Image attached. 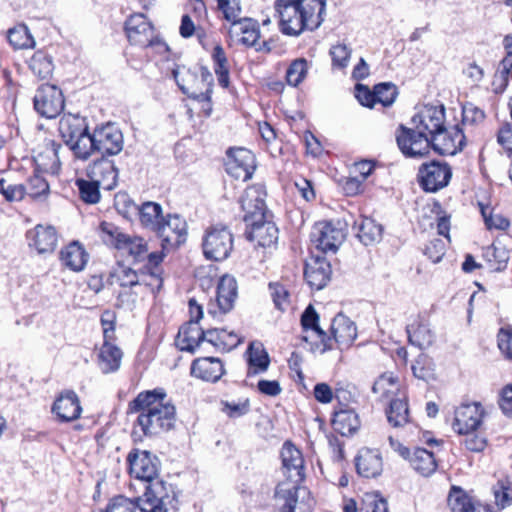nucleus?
Segmentation results:
<instances>
[{"label": "nucleus", "instance_id": "f257e3e1", "mask_svg": "<svg viewBox=\"0 0 512 512\" xmlns=\"http://www.w3.org/2000/svg\"><path fill=\"white\" fill-rule=\"evenodd\" d=\"M411 121L412 128L398 127L396 142L406 158H423L429 154V140L445 126V107L424 105Z\"/></svg>", "mask_w": 512, "mask_h": 512}, {"label": "nucleus", "instance_id": "f03ea898", "mask_svg": "<svg viewBox=\"0 0 512 512\" xmlns=\"http://www.w3.org/2000/svg\"><path fill=\"white\" fill-rule=\"evenodd\" d=\"M128 413H138L137 424L147 437L173 429L176 422V408L166 401L163 388L140 392L129 402Z\"/></svg>", "mask_w": 512, "mask_h": 512}, {"label": "nucleus", "instance_id": "7ed1b4c3", "mask_svg": "<svg viewBox=\"0 0 512 512\" xmlns=\"http://www.w3.org/2000/svg\"><path fill=\"white\" fill-rule=\"evenodd\" d=\"M280 30L289 36H298L304 30L313 31L324 21L326 0H276Z\"/></svg>", "mask_w": 512, "mask_h": 512}, {"label": "nucleus", "instance_id": "20e7f679", "mask_svg": "<svg viewBox=\"0 0 512 512\" xmlns=\"http://www.w3.org/2000/svg\"><path fill=\"white\" fill-rule=\"evenodd\" d=\"M283 474L287 481L277 485L275 498L283 500V504L297 505L299 483L304 479V459L301 451L290 442L286 441L281 449Z\"/></svg>", "mask_w": 512, "mask_h": 512}, {"label": "nucleus", "instance_id": "39448f33", "mask_svg": "<svg viewBox=\"0 0 512 512\" xmlns=\"http://www.w3.org/2000/svg\"><path fill=\"white\" fill-rule=\"evenodd\" d=\"M59 132L75 158L87 160L96 153L94 132L89 133L84 118L71 114L63 116L59 122Z\"/></svg>", "mask_w": 512, "mask_h": 512}, {"label": "nucleus", "instance_id": "423d86ee", "mask_svg": "<svg viewBox=\"0 0 512 512\" xmlns=\"http://www.w3.org/2000/svg\"><path fill=\"white\" fill-rule=\"evenodd\" d=\"M137 500L141 512H169L178 508L175 487L159 478L146 484L143 496Z\"/></svg>", "mask_w": 512, "mask_h": 512}, {"label": "nucleus", "instance_id": "0eeeda50", "mask_svg": "<svg viewBox=\"0 0 512 512\" xmlns=\"http://www.w3.org/2000/svg\"><path fill=\"white\" fill-rule=\"evenodd\" d=\"M129 42L140 47H156L158 52L167 51L168 46L156 34L153 25L142 13L131 15L125 22Z\"/></svg>", "mask_w": 512, "mask_h": 512}, {"label": "nucleus", "instance_id": "6e6552de", "mask_svg": "<svg viewBox=\"0 0 512 512\" xmlns=\"http://www.w3.org/2000/svg\"><path fill=\"white\" fill-rule=\"evenodd\" d=\"M233 243V234L227 226H212L206 230L203 238L204 256L209 260L223 261L229 257Z\"/></svg>", "mask_w": 512, "mask_h": 512}, {"label": "nucleus", "instance_id": "1a4fd4ad", "mask_svg": "<svg viewBox=\"0 0 512 512\" xmlns=\"http://www.w3.org/2000/svg\"><path fill=\"white\" fill-rule=\"evenodd\" d=\"M452 177V169L446 162L432 160L421 164L417 173L419 186L429 193L445 188Z\"/></svg>", "mask_w": 512, "mask_h": 512}, {"label": "nucleus", "instance_id": "9d476101", "mask_svg": "<svg viewBox=\"0 0 512 512\" xmlns=\"http://www.w3.org/2000/svg\"><path fill=\"white\" fill-rule=\"evenodd\" d=\"M346 237L340 222L322 221L316 223L311 231L310 239L316 249L323 253H335Z\"/></svg>", "mask_w": 512, "mask_h": 512}, {"label": "nucleus", "instance_id": "9b49d317", "mask_svg": "<svg viewBox=\"0 0 512 512\" xmlns=\"http://www.w3.org/2000/svg\"><path fill=\"white\" fill-rule=\"evenodd\" d=\"M33 104L39 115L52 119L61 114L65 101L61 89L56 85L42 84L36 90Z\"/></svg>", "mask_w": 512, "mask_h": 512}, {"label": "nucleus", "instance_id": "f8f14e48", "mask_svg": "<svg viewBox=\"0 0 512 512\" xmlns=\"http://www.w3.org/2000/svg\"><path fill=\"white\" fill-rule=\"evenodd\" d=\"M153 232L161 239L162 249L169 250L185 242L187 223L178 214H168L162 218Z\"/></svg>", "mask_w": 512, "mask_h": 512}, {"label": "nucleus", "instance_id": "ddd939ff", "mask_svg": "<svg viewBox=\"0 0 512 512\" xmlns=\"http://www.w3.org/2000/svg\"><path fill=\"white\" fill-rule=\"evenodd\" d=\"M117 209L124 215L128 214L131 210L137 211L141 224L151 231H154L156 226L164 217L162 215V207L156 202H145L140 207L130 201L126 194H119L116 196Z\"/></svg>", "mask_w": 512, "mask_h": 512}, {"label": "nucleus", "instance_id": "4468645a", "mask_svg": "<svg viewBox=\"0 0 512 512\" xmlns=\"http://www.w3.org/2000/svg\"><path fill=\"white\" fill-rule=\"evenodd\" d=\"M429 142V151L433 149L440 155L453 156L463 150L466 137L461 125L457 124L450 128L444 126Z\"/></svg>", "mask_w": 512, "mask_h": 512}, {"label": "nucleus", "instance_id": "2eb2a0df", "mask_svg": "<svg viewBox=\"0 0 512 512\" xmlns=\"http://www.w3.org/2000/svg\"><path fill=\"white\" fill-rule=\"evenodd\" d=\"M265 197L266 192L261 184L252 185L245 189L240 198L245 223L257 218L273 217L272 213L267 210Z\"/></svg>", "mask_w": 512, "mask_h": 512}, {"label": "nucleus", "instance_id": "dca6fc26", "mask_svg": "<svg viewBox=\"0 0 512 512\" xmlns=\"http://www.w3.org/2000/svg\"><path fill=\"white\" fill-rule=\"evenodd\" d=\"M129 473L146 484L158 477V459L149 451L133 449L127 456Z\"/></svg>", "mask_w": 512, "mask_h": 512}, {"label": "nucleus", "instance_id": "f3484780", "mask_svg": "<svg viewBox=\"0 0 512 512\" xmlns=\"http://www.w3.org/2000/svg\"><path fill=\"white\" fill-rule=\"evenodd\" d=\"M254 154L245 148H230L227 151L226 171L236 179L246 181L255 171Z\"/></svg>", "mask_w": 512, "mask_h": 512}, {"label": "nucleus", "instance_id": "a211bd4d", "mask_svg": "<svg viewBox=\"0 0 512 512\" xmlns=\"http://www.w3.org/2000/svg\"><path fill=\"white\" fill-rule=\"evenodd\" d=\"M94 141L96 152L106 158L119 154L124 144L122 132L110 123L94 129Z\"/></svg>", "mask_w": 512, "mask_h": 512}, {"label": "nucleus", "instance_id": "6ab92c4d", "mask_svg": "<svg viewBox=\"0 0 512 512\" xmlns=\"http://www.w3.org/2000/svg\"><path fill=\"white\" fill-rule=\"evenodd\" d=\"M484 415L481 403H463L455 410L453 430L458 434L474 432L481 425Z\"/></svg>", "mask_w": 512, "mask_h": 512}, {"label": "nucleus", "instance_id": "aec40b11", "mask_svg": "<svg viewBox=\"0 0 512 512\" xmlns=\"http://www.w3.org/2000/svg\"><path fill=\"white\" fill-rule=\"evenodd\" d=\"M247 230L245 232L248 240L255 242L261 247H271L278 241V228L272 221V217L263 219H254L246 222Z\"/></svg>", "mask_w": 512, "mask_h": 512}, {"label": "nucleus", "instance_id": "412c9836", "mask_svg": "<svg viewBox=\"0 0 512 512\" xmlns=\"http://www.w3.org/2000/svg\"><path fill=\"white\" fill-rule=\"evenodd\" d=\"M344 390H337L335 398L339 401V409L335 410L332 418V427L335 432L342 436H351L360 428V419L354 409L341 403V399L345 398Z\"/></svg>", "mask_w": 512, "mask_h": 512}, {"label": "nucleus", "instance_id": "4be33fe9", "mask_svg": "<svg viewBox=\"0 0 512 512\" xmlns=\"http://www.w3.org/2000/svg\"><path fill=\"white\" fill-rule=\"evenodd\" d=\"M164 252H152L149 255V262H146L143 268L139 270V288L146 287L151 292H158L163 285L162 267L160 266L164 259Z\"/></svg>", "mask_w": 512, "mask_h": 512}, {"label": "nucleus", "instance_id": "5701e85b", "mask_svg": "<svg viewBox=\"0 0 512 512\" xmlns=\"http://www.w3.org/2000/svg\"><path fill=\"white\" fill-rule=\"evenodd\" d=\"M331 265L325 257L312 256L305 263L304 276L311 288L323 289L331 278Z\"/></svg>", "mask_w": 512, "mask_h": 512}, {"label": "nucleus", "instance_id": "b1692460", "mask_svg": "<svg viewBox=\"0 0 512 512\" xmlns=\"http://www.w3.org/2000/svg\"><path fill=\"white\" fill-rule=\"evenodd\" d=\"M87 176L96 180L103 189L112 190L117 185L118 169L112 160L101 157L89 165Z\"/></svg>", "mask_w": 512, "mask_h": 512}, {"label": "nucleus", "instance_id": "393cba45", "mask_svg": "<svg viewBox=\"0 0 512 512\" xmlns=\"http://www.w3.org/2000/svg\"><path fill=\"white\" fill-rule=\"evenodd\" d=\"M30 247H34L39 254L52 253L58 243V235L53 226L36 225L26 233Z\"/></svg>", "mask_w": 512, "mask_h": 512}, {"label": "nucleus", "instance_id": "a878e982", "mask_svg": "<svg viewBox=\"0 0 512 512\" xmlns=\"http://www.w3.org/2000/svg\"><path fill=\"white\" fill-rule=\"evenodd\" d=\"M52 412L61 422L78 419L82 412L79 397L73 390H65L54 401Z\"/></svg>", "mask_w": 512, "mask_h": 512}, {"label": "nucleus", "instance_id": "bb28decb", "mask_svg": "<svg viewBox=\"0 0 512 512\" xmlns=\"http://www.w3.org/2000/svg\"><path fill=\"white\" fill-rule=\"evenodd\" d=\"M330 332L332 344L336 343L340 349L350 347L357 337L355 323L342 313L333 318Z\"/></svg>", "mask_w": 512, "mask_h": 512}, {"label": "nucleus", "instance_id": "cd10ccee", "mask_svg": "<svg viewBox=\"0 0 512 512\" xmlns=\"http://www.w3.org/2000/svg\"><path fill=\"white\" fill-rule=\"evenodd\" d=\"M224 373V364L216 357L198 358L191 364V375L203 381L215 383Z\"/></svg>", "mask_w": 512, "mask_h": 512}, {"label": "nucleus", "instance_id": "c85d7f7f", "mask_svg": "<svg viewBox=\"0 0 512 512\" xmlns=\"http://www.w3.org/2000/svg\"><path fill=\"white\" fill-rule=\"evenodd\" d=\"M355 466L360 476L375 478L382 472V457L377 450L362 448L355 458Z\"/></svg>", "mask_w": 512, "mask_h": 512}, {"label": "nucleus", "instance_id": "c756f323", "mask_svg": "<svg viewBox=\"0 0 512 512\" xmlns=\"http://www.w3.org/2000/svg\"><path fill=\"white\" fill-rule=\"evenodd\" d=\"M206 338L207 330L204 331L198 324L186 323L180 328L176 342L180 350L194 353Z\"/></svg>", "mask_w": 512, "mask_h": 512}, {"label": "nucleus", "instance_id": "7c9ffc66", "mask_svg": "<svg viewBox=\"0 0 512 512\" xmlns=\"http://www.w3.org/2000/svg\"><path fill=\"white\" fill-rule=\"evenodd\" d=\"M247 377H253L268 370L270 358L261 342H251L246 351Z\"/></svg>", "mask_w": 512, "mask_h": 512}, {"label": "nucleus", "instance_id": "2f4dec72", "mask_svg": "<svg viewBox=\"0 0 512 512\" xmlns=\"http://www.w3.org/2000/svg\"><path fill=\"white\" fill-rule=\"evenodd\" d=\"M353 230L356 237L365 246L377 243L382 238V226L369 217L360 216L354 221Z\"/></svg>", "mask_w": 512, "mask_h": 512}, {"label": "nucleus", "instance_id": "473e14b6", "mask_svg": "<svg viewBox=\"0 0 512 512\" xmlns=\"http://www.w3.org/2000/svg\"><path fill=\"white\" fill-rule=\"evenodd\" d=\"M301 325L303 331H311L320 340L322 344L321 353L332 349V339L319 326V315L311 304L306 307L301 315Z\"/></svg>", "mask_w": 512, "mask_h": 512}, {"label": "nucleus", "instance_id": "72a5a7b5", "mask_svg": "<svg viewBox=\"0 0 512 512\" xmlns=\"http://www.w3.org/2000/svg\"><path fill=\"white\" fill-rule=\"evenodd\" d=\"M89 255L85 248L77 241H73L60 252V260L62 264L72 271H82L87 262Z\"/></svg>", "mask_w": 512, "mask_h": 512}, {"label": "nucleus", "instance_id": "f704fd0d", "mask_svg": "<svg viewBox=\"0 0 512 512\" xmlns=\"http://www.w3.org/2000/svg\"><path fill=\"white\" fill-rule=\"evenodd\" d=\"M237 298V282L234 277L224 275L217 286L216 301L221 312H229Z\"/></svg>", "mask_w": 512, "mask_h": 512}, {"label": "nucleus", "instance_id": "c9c22d12", "mask_svg": "<svg viewBox=\"0 0 512 512\" xmlns=\"http://www.w3.org/2000/svg\"><path fill=\"white\" fill-rule=\"evenodd\" d=\"M123 353L111 340H104L99 352V367L105 374L116 372L121 365Z\"/></svg>", "mask_w": 512, "mask_h": 512}, {"label": "nucleus", "instance_id": "e433bc0d", "mask_svg": "<svg viewBox=\"0 0 512 512\" xmlns=\"http://www.w3.org/2000/svg\"><path fill=\"white\" fill-rule=\"evenodd\" d=\"M448 505L452 512H490L488 507L476 506L472 498L457 487L451 489Z\"/></svg>", "mask_w": 512, "mask_h": 512}, {"label": "nucleus", "instance_id": "4c0bfd02", "mask_svg": "<svg viewBox=\"0 0 512 512\" xmlns=\"http://www.w3.org/2000/svg\"><path fill=\"white\" fill-rule=\"evenodd\" d=\"M406 330L409 343L421 350L430 347L434 343L435 334L426 323H412L407 326Z\"/></svg>", "mask_w": 512, "mask_h": 512}, {"label": "nucleus", "instance_id": "58836bf2", "mask_svg": "<svg viewBox=\"0 0 512 512\" xmlns=\"http://www.w3.org/2000/svg\"><path fill=\"white\" fill-rule=\"evenodd\" d=\"M412 468L422 476H430L437 469V462L432 452L424 448H415L409 457Z\"/></svg>", "mask_w": 512, "mask_h": 512}, {"label": "nucleus", "instance_id": "ea45409f", "mask_svg": "<svg viewBox=\"0 0 512 512\" xmlns=\"http://www.w3.org/2000/svg\"><path fill=\"white\" fill-rule=\"evenodd\" d=\"M139 271L124 264H118L109 274L108 283L117 284L121 288L139 287Z\"/></svg>", "mask_w": 512, "mask_h": 512}, {"label": "nucleus", "instance_id": "a19ab883", "mask_svg": "<svg viewBox=\"0 0 512 512\" xmlns=\"http://www.w3.org/2000/svg\"><path fill=\"white\" fill-rule=\"evenodd\" d=\"M206 342L222 351H230L241 343V339L234 332L225 329H208Z\"/></svg>", "mask_w": 512, "mask_h": 512}, {"label": "nucleus", "instance_id": "79ce46f5", "mask_svg": "<svg viewBox=\"0 0 512 512\" xmlns=\"http://www.w3.org/2000/svg\"><path fill=\"white\" fill-rule=\"evenodd\" d=\"M233 29L238 33H241L239 42L248 47L257 45V41L260 37V29L258 22L250 18L238 19Z\"/></svg>", "mask_w": 512, "mask_h": 512}, {"label": "nucleus", "instance_id": "37998d69", "mask_svg": "<svg viewBox=\"0 0 512 512\" xmlns=\"http://www.w3.org/2000/svg\"><path fill=\"white\" fill-rule=\"evenodd\" d=\"M483 256L489 263V267L494 271L506 269L510 259L509 251L500 244H492L485 248Z\"/></svg>", "mask_w": 512, "mask_h": 512}, {"label": "nucleus", "instance_id": "c03bdc74", "mask_svg": "<svg viewBox=\"0 0 512 512\" xmlns=\"http://www.w3.org/2000/svg\"><path fill=\"white\" fill-rule=\"evenodd\" d=\"M29 68L39 79H47L52 75L54 65L50 56L37 51L29 60Z\"/></svg>", "mask_w": 512, "mask_h": 512}, {"label": "nucleus", "instance_id": "a18cd8bd", "mask_svg": "<svg viewBox=\"0 0 512 512\" xmlns=\"http://www.w3.org/2000/svg\"><path fill=\"white\" fill-rule=\"evenodd\" d=\"M408 404L404 399H392L386 410L387 420L393 427H401L408 423Z\"/></svg>", "mask_w": 512, "mask_h": 512}, {"label": "nucleus", "instance_id": "49530a36", "mask_svg": "<svg viewBox=\"0 0 512 512\" xmlns=\"http://www.w3.org/2000/svg\"><path fill=\"white\" fill-rule=\"evenodd\" d=\"M122 250H126L130 256L134 258L135 262L147 261L149 262V252L147 242L141 237H131L127 235V240L124 241Z\"/></svg>", "mask_w": 512, "mask_h": 512}, {"label": "nucleus", "instance_id": "de8ad7c7", "mask_svg": "<svg viewBox=\"0 0 512 512\" xmlns=\"http://www.w3.org/2000/svg\"><path fill=\"white\" fill-rule=\"evenodd\" d=\"M76 186L79 190L80 198L88 204H96L100 200L101 185L93 179H77Z\"/></svg>", "mask_w": 512, "mask_h": 512}, {"label": "nucleus", "instance_id": "09e8293b", "mask_svg": "<svg viewBox=\"0 0 512 512\" xmlns=\"http://www.w3.org/2000/svg\"><path fill=\"white\" fill-rule=\"evenodd\" d=\"M103 241L117 249H121L125 240H127V234L123 233L118 226L111 222H102L100 224Z\"/></svg>", "mask_w": 512, "mask_h": 512}, {"label": "nucleus", "instance_id": "8fccbe9b", "mask_svg": "<svg viewBox=\"0 0 512 512\" xmlns=\"http://www.w3.org/2000/svg\"><path fill=\"white\" fill-rule=\"evenodd\" d=\"M413 375L423 381H430L434 379V363L431 358L421 353L412 364Z\"/></svg>", "mask_w": 512, "mask_h": 512}, {"label": "nucleus", "instance_id": "3c124183", "mask_svg": "<svg viewBox=\"0 0 512 512\" xmlns=\"http://www.w3.org/2000/svg\"><path fill=\"white\" fill-rule=\"evenodd\" d=\"M398 390L397 382L392 374L381 375L373 384L372 391L380 400L388 399Z\"/></svg>", "mask_w": 512, "mask_h": 512}, {"label": "nucleus", "instance_id": "603ef678", "mask_svg": "<svg viewBox=\"0 0 512 512\" xmlns=\"http://www.w3.org/2000/svg\"><path fill=\"white\" fill-rule=\"evenodd\" d=\"M25 193L32 198H40L49 194V184L47 180L39 173H34L27 180Z\"/></svg>", "mask_w": 512, "mask_h": 512}, {"label": "nucleus", "instance_id": "864d4df0", "mask_svg": "<svg viewBox=\"0 0 512 512\" xmlns=\"http://www.w3.org/2000/svg\"><path fill=\"white\" fill-rule=\"evenodd\" d=\"M8 40L15 48H30L34 45V39L27 26L19 25L8 32Z\"/></svg>", "mask_w": 512, "mask_h": 512}, {"label": "nucleus", "instance_id": "5fc2aeb1", "mask_svg": "<svg viewBox=\"0 0 512 512\" xmlns=\"http://www.w3.org/2000/svg\"><path fill=\"white\" fill-rule=\"evenodd\" d=\"M307 60L299 58L294 60L286 71V80L288 84L296 87L299 85L307 74Z\"/></svg>", "mask_w": 512, "mask_h": 512}, {"label": "nucleus", "instance_id": "6e6d98bb", "mask_svg": "<svg viewBox=\"0 0 512 512\" xmlns=\"http://www.w3.org/2000/svg\"><path fill=\"white\" fill-rule=\"evenodd\" d=\"M139 509L138 500L129 499L125 496L119 495L110 500L105 510L100 512H136Z\"/></svg>", "mask_w": 512, "mask_h": 512}, {"label": "nucleus", "instance_id": "4d7b16f0", "mask_svg": "<svg viewBox=\"0 0 512 512\" xmlns=\"http://www.w3.org/2000/svg\"><path fill=\"white\" fill-rule=\"evenodd\" d=\"M269 290L275 307L280 311L287 310L290 306V294L286 287L280 283H270Z\"/></svg>", "mask_w": 512, "mask_h": 512}, {"label": "nucleus", "instance_id": "13d9d810", "mask_svg": "<svg viewBox=\"0 0 512 512\" xmlns=\"http://www.w3.org/2000/svg\"><path fill=\"white\" fill-rule=\"evenodd\" d=\"M398 95L396 85L390 82H383L376 85V99L377 103L383 106H391Z\"/></svg>", "mask_w": 512, "mask_h": 512}, {"label": "nucleus", "instance_id": "bf43d9fd", "mask_svg": "<svg viewBox=\"0 0 512 512\" xmlns=\"http://www.w3.org/2000/svg\"><path fill=\"white\" fill-rule=\"evenodd\" d=\"M359 512H388L387 501L378 494H366Z\"/></svg>", "mask_w": 512, "mask_h": 512}, {"label": "nucleus", "instance_id": "052dcab7", "mask_svg": "<svg viewBox=\"0 0 512 512\" xmlns=\"http://www.w3.org/2000/svg\"><path fill=\"white\" fill-rule=\"evenodd\" d=\"M332 58V66L338 69H344L349 63L351 50L345 44H337L332 46L330 50Z\"/></svg>", "mask_w": 512, "mask_h": 512}, {"label": "nucleus", "instance_id": "680f3d73", "mask_svg": "<svg viewBox=\"0 0 512 512\" xmlns=\"http://www.w3.org/2000/svg\"><path fill=\"white\" fill-rule=\"evenodd\" d=\"M221 411L229 418H239L246 415L250 410L249 400L243 402L221 401Z\"/></svg>", "mask_w": 512, "mask_h": 512}, {"label": "nucleus", "instance_id": "e2e57ef3", "mask_svg": "<svg viewBox=\"0 0 512 512\" xmlns=\"http://www.w3.org/2000/svg\"><path fill=\"white\" fill-rule=\"evenodd\" d=\"M485 118V113L482 109L475 106L473 103H466L462 107V125L478 124Z\"/></svg>", "mask_w": 512, "mask_h": 512}, {"label": "nucleus", "instance_id": "0e129e2a", "mask_svg": "<svg viewBox=\"0 0 512 512\" xmlns=\"http://www.w3.org/2000/svg\"><path fill=\"white\" fill-rule=\"evenodd\" d=\"M494 496L497 506L505 508L512 501V486L508 482L499 481L494 487Z\"/></svg>", "mask_w": 512, "mask_h": 512}, {"label": "nucleus", "instance_id": "69168bd1", "mask_svg": "<svg viewBox=\"0 0 512 512\" xmlns=\"http://www.w3.org/2000/svg\"><path fill=\"white\" fill-rule=\"evenodd\" d=\"M498 347L507 359L512 360V326L502 327L497 335Z\"/></svg>", "mask_w": 512, "mask_h": 512}, {"label": "nucleus", "instance_id": "338daca9", "mask_svg": "<svg viewBox=\"0 0 512 512\" xmlns=\"http://www.w3.org/2000/svg\"><path fill=\"white\" fill-rule=\"evenodd\" d=\"M446 247L442 239L436 238L426 245L424 254L433 262L438 263L445 255Z\"/></svg>", "mask_w": 512, "mask_h": 512}, {"label": "nucleus", "instance_id": "774afa93", "mask_svg": "<svg viewBox=\"0 0 512 512\" xmlns=\"http://www.w3.org/2000/svg\"><path fill=\"white\" fill-rule=\"evenodd\" d=\"M460 434L465 436L463 444L467 450L471 452H482L485 449L487 445L485 437L476 434L475 431Z\"/></svg>", "mask_w": 512, "mask_h": 512}]
</instances>
